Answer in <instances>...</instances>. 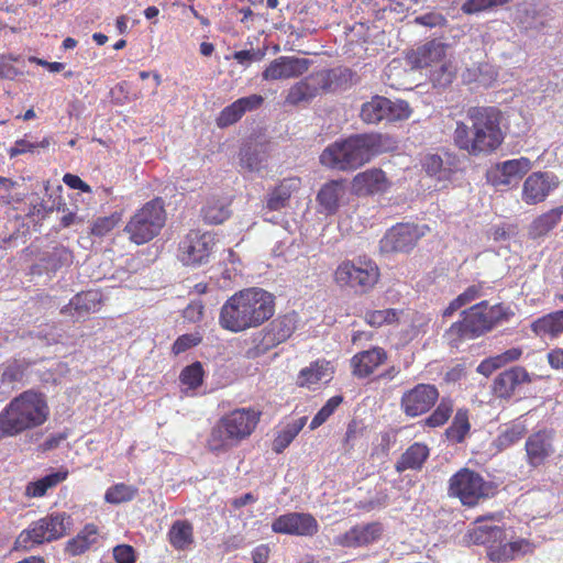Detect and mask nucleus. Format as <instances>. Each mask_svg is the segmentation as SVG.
Segmentation results:
<instances>
[{
    "label": "nucleus",
    "instance_id": "nucleus-61",
    "mask_svg": "<svg viewBox=\"0 0 563 563\" xmlns=\"http://www.w3.org/2000/svg\"><path fill=\"white\" fill-rule=\"evenodd\" d=\"M415 23L426 27H442L448 23L446 18L437 11H430L415 18Z\"/></svg>",
    "mask_w": 563,
    "mask_h": 563
},
{
    "label": "nucleus",
    "instance_id": "nucleus-13",
    "mask_svg": "<svg viewBox=\"0 0 563 563\" xmlns=\"http://www.w3.org/2000/svg\"><path fill=\"white\" fill-rule=\"evenodd\" d=\"M427 230V225L397 223L379 241L380 251L384 253L409 252L418 240L424 236Z\"/></svg>",
    "mask_w": 563,
    "mask_h": 563
},
{
    "label": "nucleus",
    "instance_id": "nucleus-23",
    "mask_svg": "<svg viewBox=\"0 0 563 563\" xmlns=\"http://www.w3.org/2000/svg\"><path fill=\"white\" fill-rule=\"evenodd\" d=\"M448 45L432 40L408 54V63L413 68H431L446 58Z\"/></svg>",
    "mask_w": 563,
    "mask_h": 563
},
{
    "label": "nucleus",
    "instance_id": "nucleus-37",
    "mask_svg": "<svg viewBox=\"0 0 563 563\" xmlns=\"http://www.w3.org/2000/svg\"><path fill=\"white\" fill-rule=\"evenodd\" d=\"M73 255L65 246H54L51 251L43 253L35 268H43L46 273H55L60 267L71 263Z\"/></svg>",
    "mask_w": 563,
    "mask_h": 563
},
{
    "label": "nucleus",
    "instance_id": "nucleus-60",
    "mask_svg": "<svg viewBox=\"0 0 563 563\" xmlns=\"http://www.w3.org/2000/svg\"><path fill=\"white\" fill-rule=\"evenodd\" d=\"M324 377L322 367L314 365L300 371L298 382L300 386L311 387Z\"/></svg>",
    "mask_w": 563,
    "mask_h": 563
},
{
    "label": "nucleus",
    "instance_id": "nucleus-6",
    "mask_svg": "<svg viewBox=\"0 0 563 563\" xmlns=\"http://www.w3.org/2000/svg\"><path fill=\"white\" fill-rule=\"evenodd\" d=\"M74 520L67 512H52L32 522L15 540V549L29 550L35 544L63 538L71 529Z\"/></svg>",
    "mask_w": 563,
    "mask_h": 563
},
{
    "label": "nucleus",
    "instance_id": "nucleus-39",
    "mask_svg": "<svg viewBox=\"0 0 563 563\" xmlns=\"http://www.w3.org/2000/svg\"><path fill=\"white\" fill-rule=\"evenodd\" d=\"M563 207L554 208L538 217L530 225L529 234L533 239L547 235L561 221Z\"/></svg>",
    "mask_w": 563,
    "mask_h": 563
},
{
    "label": "nucleus",
    "instance_id": "nucleus-10",
    "mask_svg": "<svg viewBox=\"0 0 563 563\" xmlns=\"http://www.w3.org/2000/svg\"><path fill=\"white\" fill-rule=\"evenodd\" d=\"M408 102L404 100H390L382 96H375L369 101L363 103L361 118L366 123H378L383 120L399 121L410 117Z\"/></svg>",
    "mask_w": 563,
    "mask_h": 563
},
{
    "label": "nucleus",
    "instance_id": "nucleus-26",
    "mask_svg": "<svg viewBox=\"0 0 563 563\" xmlns=\"http://www.w3.org/2000/svg\"><path fill=\"white\" fill-rule=\"evenodd\" d=\"M382 531V525L378 522L355 526L345 533L338 536L335 542L346 548L362 547L376 541Z\"/></svg>",
    "mask_w": 563,
    "mask_h": 563
},
{
    "label": "nucleus",
    "instance_id": "nucleus-52",
    "mask_svg": "<svg viewBox=\"0 0 563 563\" xmlns=\"http://www.w3.org/2000/svg\"><path fill=\"white\" fill-rule=\"evenodd\" d=\"M525 433L526 428L522 423H514L500 432L495 439L494 444L499 451L506 450L521 440Z\"/></svg>",
    "mask_w": 563,
    "mask_h": 563
},
{
    "label": "nucleus",
    "instance_id": "nucleus-46",
    "mask_svg": "<svg viewBox=\"0 0 563 563\" xmlns=\"http://www.w3.org/2000/svg\"><path fill=\"white\" fill-rule=\"evenodd\" d=\"M297 183L295 179H288L283 181L279 186H277L267 199V208L269 210H280L284 208L294 188H296Z\"/></svg>",
    "mask_w": 563,
    "mask_h": 563
},
{
    "label": "nucleus",
    "instance_id": "nucleus-63",
    "mask_svg": "<svg viewBox=\"0 0 563 563\" xmlns=\"http://www.w3.org/2000/svg\"><path fill=\"white\" fill-rule=\"evenodd\" d=\"M113 558L117 563H135V550L129 544H119L113 548Z\"/></svg>",
    "mask_w": 563,
    "mask_h": 563
},
{
    "label": "nucleus",
    "instance_id": "nucleus-9",
    "mask_svg": "<svg viewBox=\"0 0 563 563\" xmlns=\"http://www.w3.org/2000/svg\"><path fill=\"white\" fill-rule=\"evenodd\" d=\"M379 269L366 258L342 262L334 272V279L341 287H349L357 294H365L377 283Z\"/></svg>",
    "mask_w": 563,
    "mask_h": 563
},
{
    "label": "nucleus",
    "instance_id": "nucleus-35",
    "mask_svg": "<svg viewBox=\"0 0 563 563\" xmlns=\"http://www.w3.org/2000/svg\"><path fill=\"white\" fill-rule=\"evenodd\" d=\"M547 12L539 9L536 4L526 3L518 10L517 20L522 30L540 32L547 25Z\"/></svg>",
    "mask_w": 563,
    "mask_h": 563
},
{
    "label": "nucleus",
    "instance_id": "nucleus-22",
    "mask_svg": "<svg viewBox=\"0 0 563 563\" xmlns=\"http://www.w3.org/2000/svg\"><path fill=\"white\" fill-rule=\"evenodd\" d=\"M264 102L261 95H250L239 98L221 110L217 118V125L221 129L236 123L246 112L258 109Z\"/></svg>",
    "mask_w": 563,
    "mask_h": 563
},
{
    "label": "nucleus",
    "instance_id": "nucleus-56",
    "mask_svg": "<svg viewBox=\"0 0 563 563\" xmlns=\"http://www.w3.org/2000/svg\"><path fill=\"white\" fill-rule=\"evenodd\" d=\"M397 319L398 310L391 308L384 310H369L364 314L365 322L374 328L394 323Z\"/></svg>",
    "mask_w": 563,
    "mask_h": 563
},
{
    "label": "nucleus",
    "instance_id": "nucleus-57",
    "mask_svg": "<svg viewBox=\"0 0 563 563\" xmlns=\"http://www.w3.org/2000/svg\"><path fill=\"white\" fill-rule=\"evenodd\" d=\"M265 48L242 49L234 52L232 58L243 67H249L253 63L261 62L265 57Z\"/></svg>",
    "mask_w": 563,
    "mask_h": 563
},
{
    "label": "nucleus",
    "instance_id": "nucleus-47",
    "mask_svg": "<svg viewBox=\"0 0 563 563\" xmlns=\"http://www.w3.org/2000/svg\"><path fill=\"white\" fill-rule=\"evenodd\" d=\"M264 157L265 155L258 145H245L240 152V164L242 168L251 173L260 172Z\"/></svg>",
    "mask_w": 563,
    "mask_h": 563
},
{
    "label": "nucleus",
    "instance_id": "nucleus-16",
    "mask_svg": "<svg viewBox=\"0 0 563 563\" xmlns=\"http://www.w3.org/2000/svg\"><path fill=\"white\" fill-rule=\"evenodd\" d=\"M559 184V178L553 173L534 172L523 181L521 198L527 205L540 203L558 188Z\"/></svg>",
    "mask_w": 563,
    "mask_h": 563
},
{
    "label": "nucleus",
    "instance_id": "nucleus-19",
    "mask_svg": "<svg viewBox=\"0 0 563 563\" xmlns=\"http://www.w3.org/2000/svg\"><path fill=\"white\" fill-rule=\"evenodd\" d=\"M298 322V314L294 311L274 319L263 331V349L269 350L288 340L297 329Z\"/></svg>",
    "mask_w": 563,
    "mask_h": 563
},
{
    "label": "nucleus",
    "instance_id": "nucleus-1",
    "mask_svg": "<svg viewBox=\"0 0 563 563\" xmlns=\"http://www.w3.org/2000/svg\"><path fill=\"white\" fill-rule=\"evenodd\" d=\"M471 125L456 122L455 145L470 155H487L496 151L504 142L505 134L500 123L501 111L496 107H471L466 112Z\"/></svg>",
    "mask_w": 563,
    "mask_h": 563
},
{
    "label": "nucleus",
    "instance_id": "nucleus-36",
    "mask_svg": "<svg viewBox=\"0 0 563 563\" xmlns=\"http://www.w3.org/2000/svg\"><path fill=\"white\" fill-rule=\"evenodd\" d=\"M101 296L98 291L89 290L75 295L69 303L62 309L63 313H67L71 309L77 313V319L87 313L95 312L99 309Z\"/></svg>",
    "mask_w": 563,
    "mask_h": 563
},
{
    "label": "nucleus",
    "instance_id": "nucleus-55",
    "mask_svg": "<svg viewBox=\"0 0 563 563\" xmlns=\"http://www.w3.org/2000/svg\"><path fill=\"white\" fill-rule=\"evenodd\" d=\"M203 368L200 362H194L192 364L183 368L179 379L183 385L188 386L190 389H196L203 382Z\"/></svg>",
    "mask_w": 563,
    "mask_h": 563
},
{
    "label": "nucleus",
    "instance_id": "nucleus-17",
    "mask_svg": "<svg viewBox=\"0 0 563 563\" xmlns=\"http://www.w3.org/2000/svg\"><path fill=\"white\" fill-rule=\"evenodd\" d=\"M531 168L532 162L521 156L496 164L487 172V179L497 187L516 186Z\"/></svg>",
    "mask_w": 563,
    "mask_h": 563
},
{
    "label": "nucleus",
    "instance_id": "nucleus-50",
    "mask_svg": "<svg viewBox=\"0 0 563 563\" xmlns=\"http://www.w3.org/2000/svg\"><path fill=\"white\" fill-rule=\"evenodd\" d=\"M456 68L451 60L444 58L438 65L430 68V79L438 87L450 85L455 76Z\"/></svg>",
    "mask_w": 563,
    "mask_h": 563
},
{
    "label": "nucleus",
    "instance_id": "nucleus-8",
    "mask_svg": "<svg viewBox=\"0 0 563 563\" xmlns=\"http://www.w3.org/2000/svg\"><path fill=\"white\" fill-rule=\"evenodd\" d=\"M495 486L481 474L467 467L461 468L449 479L448 495L459 498L467 507H474L482 499L494 495Z\"/></svg>",
    "mask_w": 563,
    "mask_h": 563
},
{
    "label": "nucleus",
    "instance_id": "nucleus-4",
    "mask_svg": "<svg viewBox=\"0 0 563 563\" xmlns=\"http://www.w3.org/2000/svg\"><path fill=\"white\" fill-rule=\"evenodd\" d=\"M512 314L508 307L500 303L489 305L487 300H482L462 311V319L449 328L446 335L453 345L459 346L461 342L479 338L501 322L508 321Z\"/></svg>",
    "mask_w": 563,
    "mask_h": 563
},
{
    "label": "nucleus",
    "instance_id": "nucleus-30",
    "mask_svg": "<svg viewBox=\"0 0 563 563\" xmlns=\"http://www.w3.org/2000/svg\"><path fill=\"white\" fill-rule=\"evenodd\" d=\"M345 194V187L340 180H331L325 183L317 195V201L320 206V213L325 216L334 214L339 207L340 201Z\"/></svg>",
    "mask_w": 563,
    "mask_h": 563
},
{
    "label": "nucleus",
    "instance_id": "nucleus-7",
    "mask_svg": "<svg viewBox=\"0 0 563 563\" xmlns=\"http://www.w3.org/2000/svg\"><path fill=\"white\" fill-rule=\"evenodd\" d=\"M166 221V212L162 198L146 202L126 223L124 231L131 242L145 244L161 232Z\"/></svg>",
    "mask_w": 563,
    "mask_h": 563
},
{
    "label": "nucleus",
    "instance_id": "nucleus-62",
    "mask_svg": "<svg viewBox=\"0 0 563 563\" xmlns=\"http://www.w3.org/2000/svg\"><path fill=\"white\" fill-rule=\"evenodd\" d=\"M522 354V350L520 347H511L500 354L489 356L493 363L496 365V368H500L508 363L515 362L520 358Z\"/></svg>",
    "mask_w": 563,
    "mask_h": 563
},
{
    "label": "nucleus",
    "instance_id": "nucleus-45",
    "mask_svg": "<svg viewBox=\"0 0 563 563\" xmlns=\"http://www.w3.org/2000/svg\"><path fill=\"white\" fill-rule=\"evenodd\" d=\"M471 424L466 410L459 409L453 418L451 426L446 429L445 435L449 441L462 443L468 433Z\"/></svg>",
    "mask_w": 563,
    "mask_h": 563
},
{
    "label": "nucleus",
    "instance_id": "nucleus-5",
    "mask_svg": "<svg viewBox=\"0 0 563 563\" xmlns=\"http://www.w3.org/2000/svg\"><path fill=\"white\" fill-rule=\"evenodd\" d=\"M260 415V411L253 408H240L223 416L211 429L209 449L220 453L236 446L255 430Z\"/></svg>",
    "mask_w": 563,
    "mask_h": 563
},
{
    "label": "nucleus",
    "instance_id": "nucleus-41",
    "mask_svg": "<svg viewBox=\"0 0 563 563\" xmlns=\"http://www.w3.org/2000/svg\"><path fill=\"white\" fill-rule=\"evenodd\" d=\"M168 539L176 550H185L194 542V528L187 520H176L169 531Z\"/></svg>",
    "mask_w": 563,
    "mask_h": 563
},
{
    "label": "nucleus",
    "instance_id": "nucleus-29",
    "mask_svg": "<svg viewBox=\"0 0 563 563\" xmlns=\"http://www.w3.org/2000/svg\"><path fill=\"white\" fill-rule=\"evenodd\" d=\"M422 167L438 181H448L456 169V162L449 153L427 154L422 159Z\"/></svg>",
    "mask_w": 563,
    "mask_h": 563
},
{
    "label": "nucleus",
    "instance_id": "nucleus-44",
    "mask_svg": "<svg viewBox=\"0 0 563 563\" xmlns=\"http://www.w3.org/2000/svg\"><path fill=\"white\" fill-rule=\"evenodd\" d=\"M203 220L210 224H220L230 217L229 205L224 200L209 199L201 209Z\"/></svg>",
    "mask_w": 563,
    "mask_h": 563
},
{
    "label": "nucleus",
    "instance_id": "nucleus-40",
    "mask_svg": "<svg viewBox=\"0 0 563 563\" xmlns=\"http://www.w3.org/2000/svg\"><path fill=\"white\" fill-rule=\"evenodd\" d=\"M533 545L527 539H517L498 547L497 550L490 551V558L496 561L512 560L518 555H525L532 552Z\"/></svg>",
    "mask_w": 563,
    "mask_h": 563
},
{
    "label": "nucleus",
    "instance_id": "nucleus-11",
    "mask_svg": "<svg viewBox=\"0 0 563 563\" xmlns=\"http://www.w3.org/2000/svg\"><path fill=\"white\" fill-rule=\"evenodd\" d=\"M216 245L211 232L191 231L179 244V258L187 266H200L209 261Z\"/></svg>",
    "mask_w": 563,
    "mask_h": 563
},
{
    "label": "nucleus",
    "instance_id": "nucleus-59",
    "mask_svg": "<svg viewBox=\"0 0 563 563\" xmlns=\"http://www.w3.org/2000/svg\"><path fill=\"white\" fill-rule=\"evenodd\" d=\"M119 221V213H112L109 217L99 218L95 221L91 228V233L96 236H104L118 225Z\"/></svg>",
    "mask_w": 563,
    "mask_h": 563
},
{
    "label": "nucleus",
    "instance_id": "nucleus-18",
    "mask_svg": "<svg viewBox=\"0 0 563 563\" xmlns=\"http://www.w3.org/2000/svg\"><path fill=\"white\" fill-rule=\"evenodd\" d=\"M311 65L308 58L296 56H280L265 68L262 74L264 80H282L299 77L305 74Z\"/></svg>",
    "mask_w": 563,
    "mask_h": 563
},
{
    "label": "nucleus",
    "instance_id": "nucleus-43",
    "mask_svg": "<svg viewBox=\"0 0 563 563\" xmlns=\"http://www.w3.org/2000/svg\"><path fill=\"white\" fill-rule=\"evenodd\" d=\"M68 472L65 470L49 473L35 482L29 483L26 486V494L31 497H42L49 488L65 481Z\"/></svg>",
    "mask_w": 563,
    "mask_h": 563
},
{
    "label": "nucleus",
    "instance_id": "nucleus-64",
    "mask_svg": "<svg viewBox=\"0 0 563 563\" xmlns=\"http://www.w3.org/2000/svg\"><path fill=\"white\" fill-rule=\"evenodd\" d=\"M198 343L199 339L191 334L181 335L174 342L173 352L178 355L186 352L188 349L196 346Z\"/></svg>",
    "mask_w": 563,
    "mask_h": 563
},
{
    "label": "nucleus",
    "instance_id": "nucleus-25",
    "mask_svg": "<svg viewBox=\"0 0 563 563\" xmlns=\"http://www.w3.org/2000/svg\"><path fill=\"white\" fill-rule=\"evenodd\" d=\"M386 360L387 353L379 346L358 352L351 358L352 373L357 378H367Z\"/></svg>",
    "mask_w": 563,
    "mask_h": 563
},
{
    "label": "nucleus",
    "instance_id": "nucleus-42",
    "mask_svg": "<svg viewBox=\"0 0 563 563\" xmlns=\"http://www.w3.org/2000/svg\"><path fill=\"white\" fill-rule=\"evenodd\" d=\"M532 330L538 335H559L563 332V310L538 318L532 323Z\"/></svg>",
    "mask_w": 563,
    "mask_h": 563
},
{
    "label": "nucleus",
    "instance_id": "nucleus-54",
    "mask_svg": "<svg viewBox=\"0 0 563 563\" xmlns=\"http://www.w3.org/2000/svg\"><path fill=\"white\" fill-rule=\"evenodd\" d=\"M343 402V396L335 395L327 400V402L320 408V410L312 418L309 428L314 430L323 424Z\"/></svg>",
    "mask_w": 563,
    "mask_h": 563
},
{
    "label": "nucleus",
    "instance_id": "nucleus-58",
    "mask_svg": "<svg viewBox=\"0 0 563 563\" xmlns=\"http://www.w3.org/2000/svg\"><path fill=\"white\" fill-rule=\"evenodd\" d=\"M49 145L47 139L42 140L41 142H31L25 139L16 140L14 145L10 148V157H14L25 153H34L37 148H45Z\"/></svg>",
    "mask_w": 563,
    "mask_h": 563
},
{
    "label": "nucleus",
    "instance_id": "nucleus-14",
    "mask_svg": "<svg viewBox=\"0 0 563 563\" xmlns=\"http://www.w3.org/2000/svg\"><path fill=\"white\" fill-rule=\"evenodd\" d=\"M438 399L439 390L434 385L420 383L402 394L400 408L407 417L416 418L427 413Z\"/></svg>",
    "mask_w": 563,
    "mask_h": 563
},
{
    "label": "nucleus",
    "instance_id": "nucleus-12",
    "mask_svg": "<svg viewBox=\"0 0 563 563\" xmlns=\"http://www.w3.org/2000/svg\"><path fill=\"white\" fill-rule=\"evenodd\" d=\"M253 328L271 319L275 312V297L262 288H247L238 292Z\"/></svg>",
    "mask_w": 563,
    "mask_h": 563
},
{
    "label": "nucleus",
    "instance_id": "nucleus-24",
    "mask_svg": "<svg viewBox=\"0 0 563 563\" xmlns=\"http://www.w3.org/2000/svg\"><path fill=\"white\" fill-rule=\"evenodd\" d=\"M531 380L532 377L525 367L512 366L495 378L493 389L498 397L510 398L523 384Z\"/></svg>",
    "mask_w": 563,
    "mask_h": 563
},
{
    "label": "nucleus",
    "instance_id": "nucleus-32",
    "mask_svg": "<svg viewBox=\"0 0 563 563\" xmlns=\"http://www.w3.org/2000/svg\"><path fill=\"white\" fill-rule=\"evenodd\" d=\"M429 448L420 442H415L400 455L395 464V470L402 473L407 470L419 471L428 460Z\"/></svg>",
    "mask_w": 563,
    "mask_h": 563
},
{
    "label": "nucleus",
    "instance_id": "nucleus-34",
    "mask_svg": "<svg viewBox=\"0 0 563 563\" xmlns=\"http://www.w3.org/2000/svg\"><path fill=\"white\" fill-rule=\"evenodd\" d=\"M470 539L475 544H483L493 549L495 545H503L505 530L499 526L482 522L470 531Z\"/></svg>",
    "mask_w": 563,
    "mask_h": 563
},
{
    "label": "nucleus",
    "instance_id": "nucleus-49",
    "mask_svg": "<svg viewBox=\"0 0 563 563\" xmlns=\"http://www.w3.org/2000/svg\"><path fill=\"white\" fill-rule=\"evenodd\" d=\"M137 495V488L124 483H118L106 490L104 500L112 505L131 501Z\"/></svg>",
    "mask_w": 563,
    "mask_h": 563
},
{
    "label": "nucleus",
    "instance_id": "nucleus-31",
    "mask_svg": "<svg viewBox=\"0 0 563 563\" xmlns=\"http://www.w3.org/2000/svg\"><path fill=\"white\" fill-rule=\"evenodd\" d=\"M389 181L382 169H368L354 178V187L360 194L374 195L387 190Z\"/></svg>",
    "mask_w": 563,
    "mask_h": 563
},
{
    "label": "nucleus",
    "instance_id": "nucleus-28",
    "mask_svg": "<svg viewBox=\"0 0 563 563\" xmlns=\"http://www.w3.org/2000/svg\"><path fill=\"white\" fill-rule=\"evenodd\" d=\"M321 91L334 92L345 90L352 85L354 73L346 67H335L316 71Z\"/></svg>",
    "mask_w": 563,
    "mask_h": 563
},
{
    "label": "nucleus",
    "instance_id": "nucleus-3",
    "mask_svg": "<svg viewBox=\"0 0 563 563\" xmlns=\"http://www.w3.org/2000/svg\"><path fill=\"white\" fill-rule=\"evenodd\" d=\"M49 410L43 394L26 390L14 397L0 412V439L14 437L42 426Z\"/></svg>",
    "mask_w": 563,
    "mask_h": 563
},
{
    "label": "nucleus",
    "instance_id": "nucleus-27",
    "mask_svg": "<svg viewBox=\"0 0 563 563\" xmlns=\"http://www.w3.org/2000/svg\"><path fill=\"white\" fill-rule=\"evenodd\" d=\"M321 92L314 71L300 79L288 89L285 102L290 106L309 103Z\"/></svg>",
    "mask_w": 563,
    "mask_h": 563
},
{
    "label": "nucleus",
    "instance_id": "nucleus-33",
    "mask_svg": "<svg viewBox=\"0 0 563 563\" xmlns=\"http://www.w3.org/2000/svg\"><path fill=\"white\" fill-rule=\"evenodd\" d=\"M98 537V527L93 523H87L76 537L67 541L65 553L70 556L81 555L97 543Z\"/></svg>",
    "mask_w": 563,
    "mask_h": 563
},
{
    "label": "nucleus",
    "instance_id": "nucleus-2",
    "mask_svg": "<svg viewBox=\"0 0 563 563\" xmlns=\"http://www.w3.org/2000/svg\"><path fill=\"white\" fill-rule=\"evenodd\" d=\"M382 152V135L357 134L327 146L320 155V163L331 169L353 170Z\"/></svg>",
    "mask_w": 563,
    "mask_h": 563
},
{
    "label": "nucleus",
    "instance_id": "nucleus-51",
    "mask_svg": "<svg viewBox=\"0 0 563 563\" xmlns=\"http://www.w3.org/2000/svg\"><path fill=\"white\" fill-rule=\"evenodd\" d=\"M511 1L512 0H465L461 5V11L467 15L479 14L482 12L494 11Z\"/></svg>",
    "mask_w": 563,
    "mask_h": 563
},
{
    "label": "nucleus",
    "instance_id": "nucleus-48",
    "mask_svg": "<svg viewBox=\"0 0 563 563\" xmlns=\"http://www.w3.org/2000/svg\"><path fill=\"white\" fill-rule=\"evenodd\" d=\"M307 422V417H301L287 427L274 440V451L277 453L283 452L302 430Z\"/></svg>",
    "mask_w": 563,
    "mask_h": 563
},
{
    "label": "nucleus",
    "instance_id": "nucleus-38",
    "mask_svg": "<svg viewBox=\"0 0 563 563\" xmlns=\"http://www.w3.org/2000/svg\"><path fill=\"white\" fill-rule=\"evenodd\" d=\"M490 289V286L482 282L470 285L449 305L444 311V316H451L455 310L487 296Z\"/></svg>",
    "mask_w": 563,
    "mask_h": 563
},
{
    "label": "nucleus",
    "instance_id": "nucleus-21",
    "mask_svg": "<svg viewBox=\"0 0 563 563\" xmlns=\"http://www.w3.org/2000/svg\"><path fill=\"white\" fill-rule=\"evenodd\" d=\"M527 463L532 467L543 465L554 454L553 432L539 430L530 434L525 444Z\"/></svg>",
    "mask_w": 563,
    "mask_h": 563
},
{
    "label": "nucleus",
    "instance_id": "nucleus-20",
    "mask_svg": "<svg viewBox=\"0 0 563 563\" xmlns=\"http://www.w3.org/2000/svg\"><path fill=\"white\" fill-rule=\"evenodd\" d=\"M219 324L232 333L253 328L238 292L231 296L221 307Z\"/></svg>",
    "mask_w": 563,
    "mask_h": 563
},
{
    "label": "nucleus",
    "instance_id": "nucleus-53",
    "mask_svg": "<svg viewBox=\"0 0 563 563\" xmlns=\"http://www.w3.org/2000/svg\"><path fill=\"white\" fill-rule=\"evenodd\" d=\"M453 412V402L449 398H442L434 411L424 420L426 426L437 428L443 426Z\"/></svg>",
    "mask_w": 563,
    "mask_h": 563
},
{
    "label": "nucleus",
    "instance_id": "nucleus-15",
    "mask_svg": "<svg viewBox=\"0 0 563 563\" xmlns=\"http://www.w3.org/2000/svg\"><path fill=\"white\" fill-rule=\"evenodd\" d=\"M318 521L307 512H287L278 516L272 522V530L282 534L312 537L318 532Z\"/></svg>",
    "mask_w": 563,
    "mask_h": 563
}]
</instances>
